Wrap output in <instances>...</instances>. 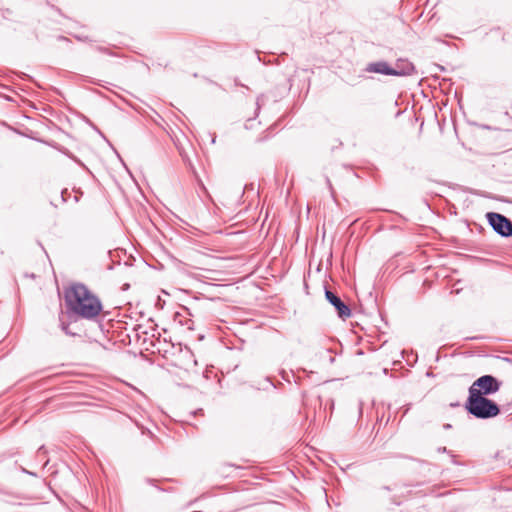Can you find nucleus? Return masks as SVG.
Masks as SVG:
<instances>
[{"instance_id": "1", "label": "nucleus", "mask_w": 512, "mask_h": 512, "mask_svg": "<svg viewBox=\"0 0 512 512\" xmlns=\"http://www.w3.org/2000/svg\"><path fill=\"white\" fill-rule=\"evenodd\" d=\"M67 311L85 320H96L103 310L100 298L82 283H73L64 291Z\"/></svg>"}, {"instance_id": "2", "label": "nucleus", "mask_w": 512, "mask_h": 512, "mask_svg": "<svg viewBox=\"0 0 512 512\" xmlns=\"http://www.w3.org/2000/svg\"><path fill=\"white\" fill-rule=\"evenodd\" d=\"M465 409L478 419L493 418L500 413V408L494 401L480 396L479 393L468 395Z\"/></svg>"}, {"instance_id": "3", "label": "nucleus", "mask_w": 512, "mask_h": 512, "mask_svg": "<svg viewBox=\"0 0 512 512\" xmlns=\"http://www.w3.org/2000/svg\"><path fill=\"white\" fill-rule=\"evenodd\" d=\"M501 382L492 375H483L473 382L469 387V395L479 393L480 396L485 397L499 391Z\"/></svg>"}, {"instance_id": "4", "label": "nucleus", "mask_w": 512, "mask_h": 512, "mask_svg": "<svg viewBox=\"0 0 512 512\" xmlns=\"http://www.w3.org/2000/svg\"><path fill=\"white\" fill-rule=\"evenodd\" d=\"M487 218L496 233L503 237L512 235V222L507 217L499 213L490 212L487 214Z\"/></svg>"}, {"instance_id": "5", "label": "nucleus", "mask_w": 512, "mask_h": 512, "mask_svg": "<svg viewBox=\"0 0 512 512\" xmlns=\"http://www.w3.org/2000/svg\"><path fill=\"white\" fill-rule=\"evenodd\" d=\"M325 297L327 301L335 307L337 314L340 318L345 319L350 317V308L337 295H335L332 291L326 289Z\"/></svg>"}, {"instance_id": "6", "label": "nucleus", "mask_w": 512, "mask_h": 512, "mask_svg": "<svg viewBox=\"0 0 512 512\" xmlns=\"http://www.w3.org/2000/svg\"><path fill=\"white\" fill-rule=\"evenodd\" d=\"M414 72V65L406 59H398L392 67V76H407Z\"/></svg>"}, {"instance_id": "7", "label": "nucleus", "mask_w": 512, "mask_h": 512, "mask_svg": "<svg viewBox=\"0 0 512 512\" xmlns=\"http://www.w3.org/2000/svg\"><path fill=\"white\" fill-rule=\"evenodd\" d=\"M366 71L370 73H379L392 76V67H390L388 63L385 61H379L368 64L366 67Z\"/></svg>"}, {"instance_id": "8", "label": "nucleus", "mask_w": 512, "mask_h": 512, "mask_svg": "<svg viewBox=\"0 0 512 512\" xmlns=\"http://www.w3.org/2000/svg\"><path fill=\"white\" fill-rule=\"evenodd\" d=\"M62 329H63V331H64L66 334H69V331H68V325H66V324H64V323H63V324H62Z\"/></svg>"}]
</instances>
